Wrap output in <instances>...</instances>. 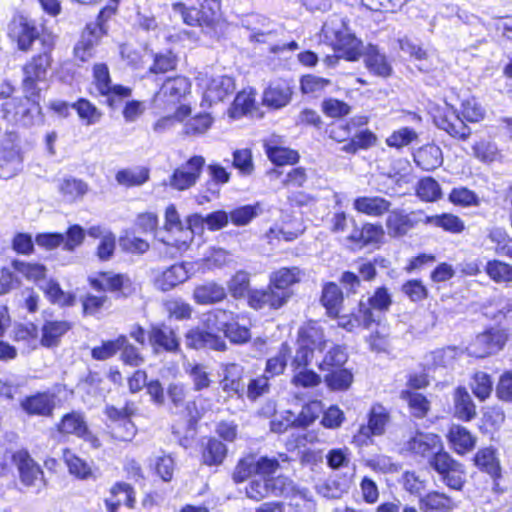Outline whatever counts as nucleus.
Returning a JSON list of instances; mask_svg holds the SVG:
<instances>
[{
	"label": "nucleus",
	"mask_w": 512,
	"mask_h": 512,
	"mask_svg": "<svg viewBox=\"0 0 512 512\" xmlns=\"http://www.w3.org/2000/svg\"><path fill=\"white\" fill-rule=\"evenodd\" d=\"M322 33L339 53V57L355 61L361 56L362 42L350 31L346 19L340 15H331L323 24Z\"/></svg>",
	"instance_id": "1"
},
{
	"label": "nucleus",
	"mask_w": 512,
	"mask_h": 512,
	"mask_svg": "<svg viewBox=\"0 0 512 512\" xmlns=\"http://www.w3.org/2000/svg\"><path fill=\"white\" fill-rule=\"evenodd\" d=\"M8 35L22 51H28L36 39L41 41L46 50H52L55 43L54 35L46 32L40 34L34 22L22 15L13 17L8 26Z\"/></svg>",
	"instance_id": "2"
},
{
	"label": "nucleus",
	"mask_w": 512,
	"mask_h": 512,
	"mask_svg": "<svg viewBox=\"0 0 512 512\" xmlns=\"http://www.w3.org/2000/svg\"><path fill=\"white\" fill-rule=\"evenodd\" d=\"M93 85L100 96L105 97V103L112 109L119 106L123 99L129 98L132 89L126 86L112 84L109 68L104 63L93 66Z\"/></svg>",
	"instance_id": "3"
},
{
	"label": "nucleus",
	"mask_w": 512,
	"mask_h": 512,
	"mask_svg": "<svg viewBox=\"0 0 512 512\" xmlns=\"http://www.w3.org/2000/svg\"><path fill=\"white\" fill-rule=\"evenodd\" d=\"M428 464L439 474L441 481L447 487L457 491L463 488L465 483L464 466L444 449L438 451Z\"/></svg>",
	"instance_id": "4"
},
{
	"label": "nucleus",
	"mask_w": 512,
	"mask_h": 512,
	"mask_svg": "<svg viewBox=\"0 0 512 512\" xmlns=\"http://www.w3.org/2000/svg\"><path fill=\"white\" fill-rule=\"evenodd\" d=\"M393 303L392 295L388 288L378 287L371 296L359 301L360 317L364 322V328H369L374 323H379L383 315L389 311Z\"/></svg>",
	"instance_id": "5"
},
{
	"label": "nucleus",
	"mask_w": 512,
	"mask_h": 512,
	"mask_svg": "<svg viewBox=\"0 0 512 512\" xmlns=\"http://www.w3.org/2000/svg\"><path fill=\"white\" fill-rule=\"evenodd\" d=\"M164 229L166 237L161 239L165 245L175 247L178 251H185L193 240V232L180 219L176 207L171 204L165 211Z\"/></svg>",
	"instance_id": "6"
},
{
	"label": "nucleus",
	"mask_w": 512,
	"mask_h": 512,
	"mask_svg": "<svg viewBox=\"0 0 512 512\" xmlns=\"http://www.w3.org/2000/svg\"><path fill=\"white\" fill-rule=\"evenodd\" d=\"M390 422V415L387 409L381 404H375L371 407L368 415V424L361 425L357 433L353 436L352 443L357 447L368 446L373 443V436H382L386 431V426Z\"/></svg>",
	"instance_id": "7"
},
{
	"label": "nucleus",
	"mask_w": 512,
	"mask_h": 512,
	"mask_svg": "<svg viewBox=\"0 0 512 512\" xmlns=\"http://www.w3.org/2000/svg\"><path fill=\"white\" fill-rule=\"evenodd\" d=\"M15 131H7L1 142L0 178L10 179L22 169L23 158Z\"/></svg>",
	"instance_id": "8"
},
{
	"label": "nucleus",
	"mask_w": 512,
	"mask_h": 512,
	"mask_svg": "<svg viewBox=\"0 0 512 512\" xmlns=\"http://www.w3.org/2000/svg\"><path fill=\"white\" fill-rule=\"evenodd\" d=\"M507 341V334L500 328H491L478 334L466 347L468 355L484 358L501 350Z\"/></svg>",
	"instance_id": "9"
},
{
	"label": "nucleus",
	"mask_w": 512,
	"mask_h": 512,
	"mask_svg": "<svg viewBox=\"0 0 512 512\" xmlns=\"http://www.w3.org/2000/svg\"><path fill=\"white\" fill-rule=\"evenodd\" d=\"M50 51L51 50L44 49L43 53L33 57L31 61L23 67V88L27 99L37 95V82L46 78L47 69L51 63Z\"/></svg>",
	"instance_id": "10"
},
{
	"label": "nucleus",
	"mask_w": 512,
	"mask_h": 512,
	"mask_svg": "<svg viewBox=\"0 0 512 512\" xmlns=\"http://www.w3.org/2000/svg\"><path fill=\"white\" fill-rule=\"evenodd\" d=\"M204 165L205 159L202 156H193L173 172L169 185L180 191L189 189L198 181Z\"/></svg>",
	"instance_id": "11"
},
{
	"label": "nucleus",
	"mask_w": 512,
	"mask_h": 512,
	"mask_svg": "<svg viewBox=\"0 0 512 512\" xmlns=\"http://www.w3.org/2000/svg\"><path fill=\"white\" fill-rule=\"evenodd\" d=\"M191 108L186 105L178 107L173 113L162 117L158 123V128L166 126H175L184 123L188 119L187 125L190 128H209L213 124V117L208 112H199L190 117Z\"/></svg>",
	"instance_id": "12"
},
{
	"label": "nucleus",
	"mask_w": 512,
	"mask_h": 512,
	"mask_svg": "<svg viewBox=\"0 0 512 512\" xmlns=\"http://www.w3.org/2000/svg\"><path fill=\"white\" fill-rule=\"evenodd\" d=\"M105 34L101 23H89L74 46V56L81 62H86L95 54V48Z\"/></svg>",
	"instance_id": "13"
},
{
	"label": "nucleus",
	"mask_w": 512,
	"mask_h": 512,
	"mask_svg": "<svg viewBox=\"0 0 512 512\" xmlns=\"http://www.w3.org/2000/svg\"><path fill=\"white\" fill-rule=\"evenodd\" d=\"M190 88L191 83L186 77L177 76L169 78L154 95L153 104L155 107H161L166 103L174 104L180 101L190 91Z\"/></svg>",
	"instance_id": "14"
},
{
	"label": "nucleus",
	"mask_w": 512,
	"mask_h": 512,
	"mask_svg": "<svg viewBox=\"0 0 512 512\" xmlns=\"http://www.w3.org/2000/svg\"><path fill=\"white\" fill-rule=\"evenodd\" d=\"M235 90L234 79L227 75L212 76L205 82V90L201 106L223 101Z\"/></svg>",
	"instance_id": "15"
},
{
	"label": "nucleus",
	"mask_w": 512,
	"mask_h": 512,
	"mask_svg": "<svg viewBox=\"0 0 512 512\" xmlns=\"http://www.w3.org/2000/svg\"><path fill=\"white\" fill-rule=\"evenodd\" d=\"M191 268L192 265L188 262L173 264L157 273L154 285L160 291H170L189 279Z\"/></svg>",
	"instance_id": "16"
},
{
	"label": "nucleus",
	"mask_w": 512,
	"mask_h": 512,
	"mask_svg": "<svg viewBox=\"0 0 512 512\" xmlns=\"http://www.w3.org/2000/svg\"><path fill=\"white\" fill-rule=\"evenodd\" d=\"M406 448L415 455L427 458L429 462L438 451L443 449V444L441 438L436 434L416 432L406 442Z\"/></svg>",
	"instance_id": "17"
},
{
	"label": "nucleus",
	"mask_w": 512,
	"mask_h": 512,
	"mask_svg": "<svg viewBox=\"0 0 512 512\" xmlns=\"http://www.w3.org/2000/svg\"><path fill=\"white\" fill-rule=\"evenodd\" d=\"M12 459L18 467L20 479L24 485L41 487L44 484L43 471L26 451H17Z\"/></svg>",
	"instance_id": "18"
},
{
	"label": "nucleus",
	"mask_w": 512,
	"mask_h": 512,
	"mask_svg": "<svg viewBox=\"0 0 512 512\" xmlns=\"http://www.w3.org/2000/svg\"><path fill=\"white\" fill-rule=\"evenodd\" d=\"M283 292H277L269 283L266 288L252 289L248 294V305L255 310L279 309L287 302Z\"/></svg>",
	"instance_id": "19"
},
{
	"label": "nucleus",
	"mask_w": 512,
	"mask_h": 512,
	"mask_svg": "<svg viewBox=\"0 0 512 512\" xmlns=\"http://www.w3.org/2000/svg\"><path fill=\"white\" fill-rule=\"evenodd\" d=\"M186 346L192 349H212L223 351L226 349V343L222 337L213 333L211 330L199 327L189 330L185 336Z\"/></svg>",
	"instance_id": "20"
},
{
	"label": "nucleus",
	"mask_w": 512,
	"mask_h": 512,
	"mask_svg": "<svg viewBox=\"0 0 512 512\" xmlns=\"http://www.w3.org/2000/svg\"><path fill=\"white\" fill-rule=\"evenodd\" d=\"M95 289L108 290L116 292L121 296L127 297L134 288L128 275L113 272H103L98 279L92 281Z\"/></svg>",
	"instance_id": "21"
},
{
	"label": "nucleus",
	"mask_w": 512,
	"mask_h": 512,
	"mask_svg": "<svg viewBox=\"0 0 512 512\" xmlns=\"http://www.w3.org/2000/svg\"><path fill=\"white\" fill-rule=\"evenodd\" d=\"M420 222L424 223V218L418 213L405 214L401 211H392L386 219V228L390 236L401 237Z\"/></svg>",
	"instance_id": "22"
},
{
	"label": "nucleus",
	"mask_w": 512,
	"mask_h": 512,
	"mask_svg": "<svg viewBox=\"0 0 512 512\" xmlns=\"http://www.w3.org/2000/svg\"><path fill=\"white\" fill-rule=\"evenodd\" d=\"M304 273L298 267H283L270 274L269 283L277 292H283L286 302L290 299L292 292L290 287L299 283Z\"/></svg>",
	"instance_id": "23"
},
{
	"label": "nucleus",
	"mask_w": 512,
	"mask_h": 512,
	"mask_svg": "<svg viewBox=\"0 0 512 512\" xmlns=\"http://www.w3.org/2000/svg\"><path fill=\"white\" fill-rule=\"evenodd\" d=\"M149 342L155 353L176 352L180 345L175 332L166 325L152 326L149 331Z\"/></svg>",
	"instance_id": "24"
},
{
	"label": "nucleus",
	"mask_w": 512,
	"mask_h": 512,
	"mask_svg": "<svg viewBox=\"0 0 512 512\" xmlns=\"http://www.w3.org/2000/svg\"><path fill=\"white\" fill-rule=\"evenodd\" d=\"M222 390L229 397H242L245 384L243 382V367L236 363H228L223 366V378L220 382Z\"/></svg>",
	"instance_id": "25"
},
{
	"label": "nucleus",
	"mask_w": 512,
	"mask_h": 512,
	"mask_svg": "<svg viewBox=\"0 0 512 512\" xmlns=\"http://www.w3.org/2000/svg\"><path fill=\"white\" fill-rule=\"evenodd\" d=\"M89 237L99 239V243L96 248V255L101 261L110 260L115 252L116 248V236L108 228L97 225L91 226L87 230Z\"/></svg>",
	"instance_id": "26"
},
{
	"label": "nucleus",
	"mask_w": 512,
	"mask_h": 512,
	"mask_svg": "<svg viewBox=\"0 0 512 512\" xmlns=\"http://www.w3.org/2000/svg\"><path fill=\"white\" fill-rule=\"evenodd\" d=\"M457 507L458 504L452 497L436 490L419 498V509L422 512H452Z\"/></svg>",
	"instance_id": "27"
},
{
	"label": "nucleus",
	"mask_w": 512,
	"mask_h": 512,
	"mask_svg": "<svg viewBox=\"0 0 512 512\" xmlns=\"http://www.w3.org/2000/svg\"><path fill=\"white\" fill-rule=\"evenodd\" d=\"M228 116L231 119H240L244 116L251 118H261L263 114L255 104V96L252 92H239L231 107L228 110Z\"/></svg>",
	"instance_id": "28"
},
{
	"label": "nucleus",
	"mask_w": 512,
	"mask_h": 512,
	"mask_svg": "<svg viewBox=\"0 0 512 512\" xmlns=\"http://www.w3.org/2000/svg\"><path fill=\"white\" fill-rule=\"evenodd\" d=\"M21 407L29 415L51 416L55 408V396L47 392L37 393L23 399Z\"/></svg>",
	"instance_id": "29"
},
{
	"label": "nucleus",
	"mask_w": 512,
	"mask_h": 512,
	"mask_svg": "<svg viewBox=\"0 0 512 512\" xmlns=\"http://www.w3.org/2000/svg\"><path fill=\"white\" fill-rule=\"evenodd\" d=\"M110 497L105 499V506L109 512H117L121 504L133 508L135 492L133 487L125 482H117L110 489Z\"/></svg>",
	"instance_id": "30"
},
{
	"label": "nucleus",
	"mask_w": 512,
	"mask_h": 512,
	"mask_svg": "<svg viewBox=\"0 0 512 512\" xmlns=\"http://www.w3.org/2000/svg\"><path fill=\"white\" fill-rule=\"evenodd\" d=\"M313 502L308 500L304 492L293 493L291 501L286 505L276 502L262 504L256 512H311Z\"/></svg>",
	"instance_id": "31"
},
{
	"label": "nucleus",
	"mask_w": 512,
	"mask_h": 512,
	"mask_svg": "<svg viewBox=\"0 0 512 512\" xmlns=\"http://www.w3.org/2000/svg\"><path fill=\"white\" fill-rule=\"evenodd\" d=\"M192 297L199 305H211L223 301L226 298V290L222 285L208 281L197 285Z\"/></svg>",
	"instance_id": "32"
},
{
	"label": "nucleus",
	"mask_w": 512,
	"mask_h": 512,
	"mask_svg": "<svg viewBox=\"0 0 512 512\" xmlns=\"http://www.w3.org/2000/svg\"><path fill=\"white\" fill-rule=\"evenodd\" d=\"M298 343L322 351L327 343L322 326L317 321H309L299 330Z\"/></svg>",
	"instance_id": "33"
},
{
	"label": "nucleus",
	"mask_w": 512,
	"mask_h": 512,
	"mask_svg": "<svg viewBox=\"0 0 512 512\" xmlns=\"http://www.w3.org/2000/svg\"><path fill=\"white\" fill-rule=\"evenodd\" d=\"M462 353V350L455 346H448L446 348L431 351L425 355V366L429 369L451 367Z\"/></svg>",
	"instance_id": "34"
},
{
	"label": "nucleus",
	"mask_w": 512,
	"mask_h": 512,
	"mask_svg": "<svg viewBox=\"0 0 512 512\" xmlns=\"http://www.w3.org/2000/svg\"><path fill=\"white\" fill-rule=\"evenodd\" d=\"M353 207L359 213L372 217H381L390 210L391 202L378 196H363L354 200Z\"/></svg>",
	"instance_id": "35"
},
{
	"label": "nucleus",
	"mask_w": 512,
	"mask_h": 512,
	"mask_svg": "<svg viewBox=\"0 0 512 512\" xmlns=\"http://www.w3.org/2000/svg\"><path fill=\"white\" fill-rule=\"evenodd\" d=\"M292 96L291 87L285 83L271 84L263 93V104L272 109H280L286 106Z\"/></svg>",
	"instance_id": "36"
},
{
	"label": "nucleus",
	"mask_w": 512,
	"mask_h": 512,
	"mask_svg": "<svg viewBox=\"0 0 512 512\" xmlns=\"http://www.w3.org/2000/svg\"><path fill=\"white\" fill-rule=\"evenodd\" d=\"M476 466L489 474L494 479V489L497 490L498 483L496 480L501 476L499 461L495 456V451L491 448L479 450L474 458Z\"/></svg>",
	"instance_id": "37"
},
{
	"label": "nucleus",
	"mask_w": 512,
	"mask_h": 512,
	"mask_svg": "<svg viewBox=\"0 0 512 512\" xmlns=\"http://www.w3.org/2000/svg\"><path fill=\"white\" fill-rule=\"evenodd\" d=\"M454 413L463 421H470L476 416V406L464 387H458L454 393Z\"/></svg>",
	"instance_id": "38"
},
{
	"label": "nucleus",
	"mask_w": 512,
	"mask_h": 512,
	"mask_svg": "<svg viewBox=\"0 0 512 512\" xmlns=\"http://www.w3.org/2000/svg\"><path fill=\"white\" fill-rule=\"evenodd\" d=\"M58 191L64 201L72 203L81 199L88 192V185L81 179L69 176L59 181Z\"/></svg>",
	"instance_id": "39"
},
{
	"label": "nucleus",
	"mask_w": 512,
	"mask_h": 512,
	"mask_svg": "<svg viewBox=\"0 0 512 512\" xmlns=\"http://www.w3.org/2000/svg\"><path fill=\"white\" fill-rule=\"evenodd\" d=\"M399 48L407 53L411 58L419 62L417 66L422 72H430L433 69V64L430 62L428 52L421 46L414 43L408 37H403L398 40Z\"/></svg>",
	"instance_id": "40"
},
{
	"label": "nucleus",
	"mask_w": 512,
	"mask_h": 512,
	"mask_svg": "<svg viewBox=\"0 0 512 512\" xmlns=\"http://www.w3.org/2000/svg\"><path fill=\"white\" fill-rule=\"evenodd\" d=\"M227 452L224 443L216 438H210L203 444L202 462L208 466H219L224 462Z\"/></svg>",
	"instance_id": "41"
},
{
	"label": "nucleus",
	"mask_w": 512,
	"mask_h": 512,
	"mask_svg": "<svg viewBox=\"0 0 512 512\" xmlns=\"http://www.w3.org/2000/svg\"><path fill=\"white\" fill-rule=\"evenodd\" d=\"M343 302L339 286L333 282L326 283L322 290L321 303L330 317L338 316Z\"/></svg>",
	"instance_id": "42"
},
{
	"label": "nucleus",
	"mask_w": 512,
	"mask_h": 512,
	"mask_svg": "<svg viewBox=\"0 0 512 512\" xmlns=\"http://www.w3.org/2000/svg\"><path fill=\"white\" fill-rule=\"evenodd\" d=\"M424 223L442 228L443 230L452 234H459L465 229L464 222L458 216L450 213L425 216Z\"/></svg>",
	"instance_id": "43"
},
{
	"label": "nucleus",
	"mask_w": 512,
	"mask_h": 512,
	"mask_svg": "<svg viewBox=\"0 0 512 512\" xmlns=\"http://www.w3.org/2000/svg\"><path fill=\"white\" fill-rule=\"evenodd\" d=\"M448 438L458 454H465L475 446V438L466 428L459 425H453L450 428Z\"/></svg>",
	"instance_id": "44"
},
{
	"label": "nucleus",
	"mask_w": 512,
	"mask_h": 512,
	"mask_svg": "<svg viewBox=\"0 0 512 512\" xmlns=\"http://www.w3.org/2000/svg\"><path fill=\"white\" fill-rule=\"evenodd\" d=\"M265 151L268 158L276 165H293L299 161V153L296 150L273 145L271 142H265Z\"/></svg>",
	"instance_id": "45"
},
{
	"label": "nucleus",
	"mask_w": 512,
	"mask_h": 512,
	"mask_svg": "<svg viewBox=\"0 0 512 512\" xmlns=\"http://www.w3.org/2000/svg\"><path fill=\"white\" fill-rule=\"evenodd\" d=\"M87 423L83 414L70 412L65 414L57 426L61 434H73L77 437L85 435Z\"/></svg>",
	"instance_id": "46"
},
{
	"label": "nucleus",
	"mask_w": 512,
	"mask_h": 512,
	"mask_svg": "<svg viewBox=\"0 0 512 512\" xmlns=\"http://www.w3.org/2000/svg\"><path fill=\"white\" fill-rule=\"evenodd\" d=\"M149 467L161 480L170 482L175 470V461L171 455L163 452L150 458Z\"/></svg>",
	"instance_id": "47"
},
{
	"label": "nucleus",
	"mask_w": 512,
	"mask_h": 512,
	"mask_svg": "<svg viewBox=\"0 0 512 512\" xmlns=\"http://www.w3.org/2000/svg\"><path fill=\"white\" fill-rule=\"evenodd\" d=\"M71 328L66 321H49L43 325L41 343L51 347L57 345L59 339Z\"/></svg>",
	"instance_id": "48"
},
{
	"label": "nucleus",
	"mask_w": 512,
	"mask_h": 512,
	"mask_svg": "<svg viewBox=\"0 0 512 512\" xmlns=\"http://www.w3.org/2000/svg\"><path fill=\"white\" fill-rule=\"evenodd\" d=\"M232 312L223 309H214L203 316V324L205 328L211 330L213 333L219 331H226V328L232 323Z\"/></svg>",
	"instance_id": "49"
},
{
	"label": "nucleus",
	"mask_w": 512,
	"mask_h": 512,
	"mask_svg": "<svg viewBox=\"0 0 512 512\" xmlns=\"http://www.w3.org/2000/svg\"><path fill=\"white\" fill-rule=\"evenodd\" d=\"M326 385L333 391L347 390L353 382V374L346 368H338L328 371L325 375Z\"/></svg>",
	"instance_id": "50"
},
{
	"label": "nucleus",
	"mask_w": 512,
	"mask_h": 512,
	"mask_svg": "<svg viewBox=\"0 0 512 512\" xmlns=\"http://www.w3.org/2000/svg\"><path fill=\"white\" fill-rule=\"evenodd\" d=\"M71 107L76 110L79 118L87 126L97 124L102 117V112L89 100L84 98L73 103Z\"/></svg>",
	"instance_id": "51"
},
{
	"label": "nucleus",
	"mask_w": 512,
	"mask_h": 512,
	"mask_svg": "<svg viewBox=\"0 0 512 512\" xmlns=\"http://www.w3.org/2000/svg\"><path fill=\"white\" fill-rule=\"evenodd\" d=\"M366 67L377 76L387 77L392 68L384 54L379 53L375 47H371L365 57Z\"/></svg>",
	"instance_id": "52"
},
{
	"label": "nucleus",
	"mask_w": 512,
	"mask_h": 512,
	"mask_svg": "<svg viewBox=\"0 0 512 512\" xmlns=\"http://www.w3.org/2000/svg\"><path fill=\"white\" fill-rule=\"evenodd\" d=\"M231 296L235 299L248 298L250 289V274L244 270L237 271L227 283Z\"/></svg>",
	"instance_id": "53"
},
{
	"label": "nucleus",
	"mask_w": 512,
	"mask_h": 512,
	"mask_svg": "<svg viewBox=\"0 0 512 512\" xmlns=\"http://www.w3.org/2000/svg\"><path fill=\"white\" fill-rule=\"evenodd\" d=\"M40 288L44 291L45 295L50 299L51 302L61 306L74 305L75 296L64 292L57 282L52 280H45L44 283L40 284Z\"/></svg>",
	"instance_id": "54"
},
{
	"label": "nucleus",
	"mask_w": 512,
	"mask_h": 512,
	"mask_svg": "<svg viewBox=\"0 0 512 512\" xmlns=\"http://www.w3.org/2000/svg\"><path fill=\"white\" fill-rule=\"evenodd\" d=\"M64 461L68 467V470L70 474L74 475L75 477L86 480L89 478H95L93 471L89 464L70 452L69 450H66L64 452Z\"/></svg>",
	"instance_id": "55"
},
{
	"label": "nucleus",
	"mask_w": 512,
	"mask_h": 512,
	"mask_svg": "<svg viewBox=\"0 0 512 512\" xmlns=\"http://www.w3.org/2000/svg\"><path fill=\"white\" fill-rule=\"evenodd\" d=\"M348 359L345 349L339 345L332 346L325 354L323 360L318 364L321 371H331L341 368Z\"/></svg>",
	"instance_id": "56"
},
{
	"label": "nucleus",
	"mask_w": 512,
	"mask_h": 512,
	"mask_svg": "<svg viewBox=\"0 0 512 512\" xmlns=\"http://www.w3.org/2000/svg\"><path fill=\"white\" fill-rule=\"evenodd\" d=\"M14 269L23 275L27 280L40 284L44 283L46 276V268L37 263H27L15 260L12 263Z\"/></svg>",
	"instance_id": "57"
},
{
	"label": "nucleus",
	"mask_w": 512,
	"mask_h": 512,
	"mask_svg": "<svg viewBox=\"0 0 512 512\" xmlns=\"http://www.w3.org/2000/svg\"><path fill=\"white\" fill-rule=\"evenodd\" d=\"M290 354L291 349L289 345L282 343L278 353L267 360L265 374H269L271 377L282 374L290 358Z\"/></svg>",
	"instance_id": "58"
},
{
	"label": "nucleus",
	"mask_w": 512,
	"mask_h": 512,
	"mask_svg": "<svg viewBox=\"0 0 512 512\" xmlns=\"http://www.w3.org/2000/svg\"><path fill=\"white\" fill-rule=\"evenodd\" d=\"M441 151L437 146L421 148L415 155V161L424 170H433L441 164Z\"/></svg>",
	"instance_id": "59"
},
{
	"label": "nucleus",
	"mask_w": 512,
	"mask_h": 512,
	"mask_svg": "<svg viewBox=\"0 0 512 512\" xmlns=\"http://www.w3.org/2000/svg\"><path fill=\"white\" fill-rule=\"evenodd\" d=\"M149 178V171L143 167L124 169L116 174V180L119 184L125 186H139L145 183Z\"/></svg>",
	"instance_id": "60"
},
{
	"label": "nucleus",
	"mask_w": 512,
	"mask_h": 512,
	"mask_svg": "<svg viewBox=\"0 0 512 512\" xmlns=\"http://www.w3.org/2000/svg\"><path fill=\"white\" fill-rule=\"evenodd\" d=\"M401 398L408 402L411 413L417 418L425 417L429 411V401L420 393L404 390L401 392Z\"/></svg>",
	"instance_id": "61"
},
{
	"label": "nucleus",
	"mask_w": 512,
	"mask_h": 512,
	"mask_svg": "<svg viewBox=\"0 0 512 512\" xmlns=\"http://www.w3.org/2000/svg\"><path fill=\"white\" fill-rule=\"evenodd\" d=\"M473 394L481 401L487 399L493 388V382L490 375L485 372H476L470 383Z\"/></svg>",
	"instance_id": "62"
},
{
	"label": "nucleus",
	"mask_w": 512,
	"mask_h": 512,
	"mask_svg": "<svg viewBox=\"0 0 512 512\" xmlns=\"http://www.w3.org/2000/svg\"><path fill=\"white\" fill-rule=\"evenodd\" d=\"M375 141L376 137L370 130H362L347 141L341 149L347 153H355L359 149H366L372 146Z\"/></svg>",
	"instance_id": "63"
},
{
	"label": "nucleus",
	"mask_w": 512,
	"mask_h": 512,
	"mask_svg": "<svg viewBox=\"0 0 512 512\" xmlns=\"http://www.w3.org/2000/svg\"><path fill=\"white\" fill-rule=\"evenodd\" d=\"M486 273L496 282L512 281V266L498 260L489 261L487 263Z\"/></svg>",
	"instance_id": "64"
}]
</instances>
